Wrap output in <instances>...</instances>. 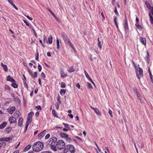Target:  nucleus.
<instances>
[{
	"label": "nucleus",
	"mask_w": 153,
	"mask_h": 153,
	"mask_svg": "<svg viewBox=\"0 0 153 153\" xmlns=\"http://www.w3.org/2000/svg\"><path fill=\"white\" fill-rule=\"evenodd\" d=\"M48 144L51 146V148L54 151L57 150L56 148L59 150H62L65 148V144L62 140L57 141V139L55 137H51L49 140Z\"/></svg>",
	"instance_id": "nucleus-1"
},
{
	"label": "nucleus",
	"mask_w": 153,
	"mask_h": 153,
	"mask_svg": "<svg viewBox=\"0 0 153 153\" xmlns=\"http://www.w3.org/2000/svg\"><path fill=\"white\" fill-rule=\"evenodd\" d=\"M43 144L41 142L38 141L34 143L33 146V150L36 152L40 151L43 148Z\"/></svg>",
	"instance_id": "nucleus-2"
},
{
	"label": "nucleus",
	"mask_w": 153,
	"mask_h": 153,
	"mask_svg": "<svg viewBox=\"0 0 153 153\" xmlns=\"http://www.w3.org/2000/svg\"><path fill=\"white\" fill-rule=\"evenodd\" d=\"M75 149L72 145H68L66 146L65 148L64 153H74Z\"/></svg>",
	"instance_id": "nucleus-3"
},
{
	"label": "nucleus",
	"mask_w": 153,
	"mask_h": 153,
	"mask_svg": "<svg viewBox=\"0 0 153 153\" xmlns=\"http://www.w3.org/2000/svg\"><path fill=\"white\" fill-rule=\"evenodd\" d=\"M126 17V15L125 17V20L124 21V27L126 33L128 32L129 30V27L128 25V22Z\"/></svg>",
	"instance_id": "nucleus-4"
},
{
	"label": "nucleus",
	"mask_w": 153,
	"mask_h": 153,
	"mask_svg": "<svg viewBox=\"0 0 153 153\" xmlns=\"http://www.w3.org/2000/svg\"><path fill=\"white\" fill-rule=\"evenodd\" d=\"M61 35L65 43H68V42H70V39L68 38V36L65 32H62Z\"/></svg>",
	"instance_id": "nucleus-5"
},
{
	"label": "nucleus",
	"mask_w": 153,
	"mask_h": 153,
	"mask_svg": "<svg viewBox=\"0 0 153 153\" xmlns=\"http://www.w3.org/2000/svg\"><path fill=\"white\" fill-rule=\"evenodd\" d=\"M15 109L16 108L14 107H10L7 108V111L10 114H12Z\"/></svg>",
	"instance_id": "nucleus-6"
},
{
	"label": "nucleus",
	"mask_w": 153,
	"mask_h": 153,
	"mask_svg": "<svg viewBox=\"0 0 153 153\" xmlns=\"http://www.w3.org/2000/svg\"><path fill=\"white\" fill-rule=\"evenodd\" d=\"M11 139V138L10 137H3L0 139V140L1 141L7 142L9 140H10Z\"/></svg>",
	"instance_id": "nucleus-7"
},
{
	"label": "nucleus",
	"mask_w": 153,
	"mask_h": 153,
	"mask_svg": "<svg viewBox=\"0 0 153 153\" xmlns=\"http://www.w3.org/2000/svg\"><path fill=\"white\" fill-rule=\"evenodd\" d=\"M7 81H11L12 82H15V80L12 78L10 77V75L7 76Z\"/></svg>",
	"instance_id": "nucleus-8"
},
{
	"label": "nucleus",
	"mask_w": 153,
	"mask_h": 153,
	"mask_svg": "<svg viewBox=\"0 0 153 153\" xmlns=\"http://www.w3.org/2000/svg\"><path fill=\"white\" fill-rule=\"evenodd\" d=\"M140 40L143 44L145 45H146V39L145 38L140 37Z\"/></svg>",
	"instance_id": "nucleus-9"
},
{
	"label": "nucleus",
	"mask_w": 153,
	"mask_h": 153,
	"mask_svg": "<svg viewBox=\"0 0 153 153\" xmlns=\"http://www.w3.org/2000/svg\"><path fill=\"white\" fill-rule=\"evenodd\" d=\"M7 123L6 122H4L0 125V129H3L6 126Z\"/></svg>",
	"instance_id": "nucleus-10"
},
{
	"label": "nucleus",
	"mask_w": 153,
	"mask_h": 153,
	"mask_svg": "<svg viewBox=\"0 0 153 153\" xmlns=\"http://www.w3.org/2000/svg\"><path fill=\"white\" fill-rule=\"evenodd\" d=\"M45 130L43 131L39 134L38 135L40 139L42 138L45 134Z\"/></svg>",
	"instance_id": "nucleus-11"
},
{
	"label": "nucleus",
	"mask_w": 153,
	"mask_h": 153,
	"mask_svg": "<svg viewBox=\"0 0 153 153\" xmlns=\"http://www.w3.org/2000/svg\"><path fill=\"white\" fill-rule=\"evenodd\" d=\"M145 3L148 9L150 10L152 9V8L153 7L151 6L150 4L148 1H146L145 2Z\"/></svg>",
	"instance_id": "nucleus-12"
},
{
	"label": "nucleus",
	"mask_w": 153,
	"mask_h": 153,
	"mask_svg": "<svg viewBox=\"0 0 153 153\" xmlns=\"http://www.w3.org/2000/svg\"><path fill=\"white\" fill-rule=\"evenodd\" d=\"M1 66L3 67L4 70L5 72H7L8 71L6 65H4L2 62H1Z\"/></svg>",
	"instance_id": "nucleus-13"
},
{
	"label": "nucleus",
	"mask_w": 153,
	"mask_h": 153,
	"mask_svg": "<svg viewBox=\"0 0 153 153\" xmlns=\"http://www.w3.org/2000/svg\"><path fill=\"white\" fill-rule=\"evenodd\" d=\"M23 119L22 117H20L19 120L18 125L19 126H21L23 122Z\"/></svg>",
	"instance_id": "nucleus-14"
},
{
	"label": "nucleus",
	"mask_w": 153,
	"mask_h": 153,
	"mask_svg": "<svg viewBox=\"0 0 153 153\" xmlns=\"http://www.w3.org/2000/svg\"><path fill=\"white\" fill-rule=\"evenodd\" d=\"M20 112L18 110L16 111L15 113L14 116L17 118L19 117L20 116Z\"/></svg>",
	"instance_id": "nucleus-15"
},
{
	"label": "nucleus",
	"mask_w": 153,
	"mask_h": 153,
	"mask_svg": "<svg viewBox=\"0 0 153 153\" xmlns=\"http://www.w3.org/2000/svg\"><path fill=\"white\" fill-rule=\"evenodd\" d=\"M135 26H136L137 28V29H138L140 30H142V26L140 25L139 24V23L138 24H135Z\"/></svg>",
	"instance_id": "nucleus-16"
},
{
	"label": "nucleus",
	"mask_w": 153,
	"mask_h": 153,
	"mask_svg": "<svg viewBox=\"0 0 153 153\" xmlns=\"http://www.w3.org/2000/svg\"><path fill=\"white\" fill-rule=\"evenodd\" d=\"M139 74L141 76H143V72L142 68H139Z\"/></svg>",
	"instance_id": "nucleus-17"
},
{
	"label": "nucleus",
	"mask_w": 153,
	"mask_h": 153,
	"mask_svg": "<svg viewBox=\"0 0 153 153\" xmlns=\"http://www.w3.org/2000/svg\"><path fill=\"white\" fill-rule=\"evenodd\" d=\"M149 16L150 20L151 22V24H153V18L152 17V15L151 13H149Z\"/></svg>",
	"instance_id": "nucleus-18"
},
{
	"label": "nucleus",
	"mask_w": 153,
	"mask_h": 153,
	"mask_svg": "<svg viewBox=\"0 0 153 153\" xmlns=\"http://www.w3.org/2000/svg\"><path fill=\"white\" fill-rule=\"evenodd\" d=\"M14 119L15 118H14L13 116L9 118V121L10 123V124H12L13 123Z\"/></svg>",
	"instance_id": "nucleus-19"
},
{
	"label": "nucleus",
	"mask_w": 153,
	"mask_h": 153,
	"mask_svg": "<svg viewBox=\"0 0 153 153\" xmlns=\"http://www.w3.org/2000/svg\"><path fill=\"white\" fill-rule=\"evenodd\" d=\"M32 117H28L26 123H28L29 124L32 121Z\"/></svg>",
	"instance_id": "nucleus-20"
},
{
	"label": "nucleus",
	"mask_w": 153,
	"mask_h": 153,
	"mask_svg": "<svg viewBox=\"0 0 153 153\" xmlns=\"http://www.w3.org/2000/svg\"><path fill=\"white\" fill-rule=\"evenodd\" d=\"M12 129V128L11 127H9L6 129L5 131L7 133L9 134L11 131Z\"/></svg>",
	"instance_id": "nucleus-21"
},
{
	"label": "nucleus",
	"mask_w": 153,
	"mask_h": 153,
	"mask_svg": "<svg viewBox=\"0 0 153 153\" xmlns=\"http://www.w3.org/2000/svg\"><path fill=\"white\" fill-rule=\"evenodd\" d=\"M60 135L61 137L65 138V139L68 136L67 134L62 132L60 133Z\"/></svg>",
	"instance_id": "nucleus-22"
},
{
	"label": "nucleus",
	"mask_w": 153,
	"mask_h": 153,
	"mask_svg": "<svg viewBox=\"0 0 153 153\" xmlns=\"http://www.w3.org/2000/svg\"><path fill=\"white\" fill-rule=\"evenodd\" d=\"M31 147V145H28L23 150V151L24 152H26L28 150H29Z\"/></svg>",
	"instance_id": "nucleus-23"
},
{
	"label": "nucleus",
	"mask_w": 153,
	"mask_h": 153,
	"mask_svg": "<svg viewBox=\"0 0 153 153\" xmlns=\"http://www.w3.org/2000/svg\"><path fill=\"white\" fill-rule=\"evenodd\" d=\"M117 18L116 16H114V22L115 23L117 28H118V26L117 23Z\"/></svg>",
	"instance_id": "nucleus-24"
},
{
	"label": "nucleus",
	"mask_w": 153,
	"mask_h": 153,
	"mask_svg": "<svg viewBox=\"0 0 153 153\" xmlns=\"http://www.w3.org/2000/svg\"><path fill=\"white\" fill-rule=\"evenodd\" d=\"M56 45L57 49H59V39L58 38H56Z\"/></svg>",
	"instance_id": "nucleus-25"
},
{
	"label": "nucleus",
	"mask_w": 153,
	"mask_h": 153,
	"mask_svg": "<svg viewBox=\"0 0 153 153\" xmlns=\"http://www.w3.org/2000/svg\"><path fill=\"white\" fill-rule=\"evenodd\" d=\"M61 74L62 77H65L67 76V75L65 74L63 71L62 70L61 71Z\"/></svg>",
	"instance_id": "nucleus-26"
},
{
	"label": "nucleus",
	"mask_w": 153,
	"mask_h": 153,
	"mask_svg": "<svg viewBox=\"0 0 153 153\" xmlns=\"http://www.w3.org/2000/svg\"><path fill=\"white\" fill-rule=\"evenodd\" d=\"M66 92V91L65 89H61L60 92V94L61 95H64Z\"/></svg>",
	"instance_id": "nucleus-27"
},
{
	"label": "nucleus",
	"mask_w": 153,
	"mask_h": 153,
	"mask_svg": "<svg viewBox=\"0 0 153 153\" xmlns=\"http://www.w3.org/2000/svg\"><path fill=\"white\" fill-rule=\"evenodd\" d=\"M5 90H8L9 91H10V88L9 86L7 85H5L4 86Z\"/></svg>",
	"instance_id": "nucleus-28"
},
{
	"label": "nucleus",
	"mask_w": 153,
	"mask_h": 153,
	"mask_svg": "<svg viewBox=\"0 0 153 153\" xmlns=\"http://www.w3.org/2000/svg\"><path fill=\"white\" fill-rule=\"evenodd\" d=\"M48 40L50 44H51L52 43V37L51 36L49 37Z\"/></svg>",
	"instance_id": "nucleus-29"
},
{
	"label": "nucleus",
	"mask_w": 153,
	"mask_h": 153,
	"mask_svg": "<svg viewBox=\"0 0 153 153\" xmlns=\"http://www.w3.org/2000/svg\"><path fill=\"white\" fill-rule=\"evenodd\" d=\"M11 85L14 88H17L18 85L16 83L13 82V83L11 84Z\"/></svg>",
	"instance_id": "nucleus-30"
},
{
	"label": "nucleus",
	"mask_w": 153,
	"mask_h": 153,
	"mask_svg": "<svg viewBox=\"0 0 153 153\" xmlns=\"http://www.w3.org/2000/svg\"><path fill=\"white\" fill-rule=\"evenodd\" d=\"M94 111L95 113L98 115H100V113L99 109L97 108H96V109H95V110H94Z\"/></svg>",
	"instance_id": "nucleus-31"
},
{
	"label": "nucleus",
	"mask_w": 153,
	"mask_h": 153,
	"mask_svg": "<svg viewBox=\"0 0 153 153\" xmlns=\"http://www.w3.org/2000/svg\"><path fill=\"white\" fill-rule=\"evenodd\" d=\"M68 71L70 73L72 72H73L74 71V68H73V67L72 66L68 70Z\"/></svg>",
	"instance_id": "nucleus-32"
},
{
	"label": "nucleus",
	"mask_w": 153,
	"mask_h": 153,
	"mask_svg": "<svg viewBox=\"0 0 153 153\" xmlns=\"http://www.w3.org/2000/svg\"><path fill=\"white\" fill-rule=\"evenodd\" d=\"M52 113L54 117H57V114H56V111L54 109L52 111Z\"/></svg>",
	"instance_id": "nucleus-33"
},
{
	"label": "nucleus",
	"mask_w": 153,
	"mask_h": 153,
	"mask_svg": "<svg viewBox=\"0 0 153 153\" xmlns=\"http://www.w3.org/2000/svg\"><path fill=\"white\" fill-rule=\"evenodd\" d=\"M33 76L34 78L36 77L37 76V73L36 72H35L32 76Z\"/></svg>",
	"instance_id": "nucleus-34"
},
{
	"label": "nucleus",
	"mask_w": 153,
	"mask_h": 153,
	"mask_svg": "<svg viewBox=\"0 0 153 153\" xmlns=\"http://www.w3.org/2000/svg\"><path fill=\"white\" fill-rule=\"evenodd\" d=\"M108 113H109V114L110 115V116L111 117H113V115H112V111L110 109H108Z\"/></svg>",
	"instance_id": "nucleus-35"
},
{
	"label": "nucleus",
	"mask_w": 153,
	"mask_h": 153,
	"mask_svg": "<svg viewBox=\"0 0 153 153\" xmlns=\"http://www.w3.org/2000/svg\"><path fill=\"white\" fill-rule=\"evenodd\" d=\"M85 75L86 77V78H87V79L89 80H91V77H90L89 76V75L87 73V74H85Z\"/></svg>",
	"instance_id": "nucleus-36"
},
{
	"label": "nucleus",
	"mask_w": 153,
	"mask_h": 153,
	"mask_svg": "<svg viewBox=\"0 0 153 153\" xmlns=\"http://www.w3.org/2000/svg\"><path fill=\"white\" fill-rule=\"evenodd\" d=\"M61 86L62 88H65V83L64 82H62L61 83Z\"/></svg>",
	"instance_id": "nucleus-37"
},
{
	"label": "nucleus",
	"mask_w": 153,
	"mask_h": 153,
	"mask_svg": "<svg viewBox=\"0 0 153 153\" xmlns=\"http://www.w3.org/2000/svg\"><path fill=\"white\" fill-rule=\"evenodd\" d=\"M68 142H71V139L70 138L68 137V136L65 139Z\"/></svg>",
	"instance_id": "nucleus-38"
},
{
	"label": "nucleus",
	"mask_w": 153,
	"mask_h": 153,
	"mask_svg": "<svg viewBox=\"0 0 153 153\" xmlns=\"http://www.w3.org/2000/svg\"><path fill=\"white\" fill-rule=\"evenodd\" d=\"M36 108V109L37 110H41L42 109L40 105H39L37 106H36L35 107Z\"/></svg>",
	"instance_id": "nucleus-39"
},
{
	"label": "nucleus",
	"mask_w": 153,
	"mask_h": 153,
	"mask_svg": "<svg viewBox=\"0 0 153 153\" xmlns=\"http://www.w3.org/2000/svg\"><path fill=\"white\" fill-rule=\"evenodd\" d=\"M61 103V102H60L59 103H57L56 104V108L57 109H58L59 108V106L60 103Z\"/></svg>",
	"instance_id": "nucleus-40"
},
{
	"label": "nucleus",
	"mask_w": 153,
	"mask_h": 153,
	"mask_svg": "<svg viewBox=\"0 0 153 153\" xmlns=\"http://www.w3.org/2000/svg\"><path fill=\"white\" fill-rule=\"evenodd\" d=\"M114 12L115 13V14L117 15H119V13L118 12L117 7H115V10H114Z\"/></svg>",
	"instance_id": "nucleus-41"
},
{
	"label": "nucleus",
	"mask_w": 153,
	"mask_h": 153,
	"mask_svg": "<svg viewBox=\"0 0 153 153\" xmlns=\"http://www.w3.org/2000/svg\"><path fill=\"white\" fill-rule=\"evenodd\" d=\"M47 38L45 36H43V41L45 43V42L46 41V42L47 43L48 42L47 41Z\"/></svg>",
	"instance_id": "nucleus-42"
},
{
	"label": "nucleus",
	"mask_w": 153,
	"mask_h": 153,
	"mask_svg": "<svg viewBox=\"0 0 153 153\" xmlns=\"http://www.w3.org/2000/svg\"><path fill=\"white\" fill-rule=\"evenodd\" d=\"M149 75H150V79H151V82H152V83H153V79H152V76L150 72V71H149Z\"/></svg>",
	"instance_id": "nucleus-43"
},
{
	"label": "nucleus",
	"mask_w": 153,
	"mask_h": 153,
	"mask_svg": "<svg viewBox=\"0 0 153 153\" xmlns=\"http://www.w3.org/2000/svg\"><path fill=\"white\" fill-rule=\"evenodd\" d=\"M30 28L32 29V30L33 31L35 36L36 37H37V34L36 33V32L35 31L33 27H30Z\"/></svg>",
	"instance_id": "nucleus-44"
},
{
	"label": "nucleus",
	"mask_w": 153,
	"mask_h": 153,
	"mask_svg": "<svg viewBox=\"0 0 153 153\" xmlns=\"http://www.w3.org/2000/svg\"><path fill=\"white\" fill-rule=\"evenodd\" d=\"M38 70L39 71V72L41 71V70H42V67L40 65H38Z\"/></svg>",
	"instance_id": "nucleus-45"
},
{
	"label": "nucleus",
	"mask_w": 153,
	"mask_h": 153,
	"mask_svg": "<svg viewBox=\"0 0 153 153\" xmlns=\"http://www.w3.org/2000/svg\"><path fill=\"white\" fill-rule=\"evenodd\" d=\"M41 76L43 78H45V75L43 72L42 73V74H41Z\"/></svg>",
	"instance_id": "nucleus-46"
},
{
	"label": "nucleus",
	"mask_w": 153,
	"mask_h": 153,
	"mask_svg": "<svg viewBox=\"0 0 153 153\" xmlns=\"http://www.w3.org/2000/svg\"><path fill=\"white\" fill-rule=\"evenodd\" d=\"M33 114V113L32 112H30L28 114V117H32L31 115L32 114Z\"/></svg>",
	"instance_id": "nucleus-47"
},
{
	"label": "nucleus",
	"mask_w": 153,
	"mask_h": 153,
	"mask_svg": "<svg viewBox=\"0 0 153 153\" xmlns=\"http://www.w3.org/2000/svg\"><path fill=\"white\" fill-rule=\"evenodd\" d=\"M23 21L27 26H29V23H28V22H27V21H26V20H23Z\"/></svg>",
	"instance_id": "nucleus-48"
},
{
	"label": "nucleus",
	"mask_w": 153,
	"mask_h": 153,
	"mask_svg": "<svg viewBox=\"0 0 153 153\" xmlns=\"http://www.w3.org/2000/svg\"><path fill=\"white\" fill-rule=\"evenodd\" d=\"M29 125V124H28V123H26V124L25 125V132L27 131Z\"/></svg>",
	"instance_id": "nucleus-49"
},
{
	"label": "nucleus",
	"mask_w": 153,
	"mask_h": 153,
	"mask_svg": "<svg viewBox=\"0 0 153 153\" xmlns=\"http://www.w3.org/2000/svg\"><path fill=\"white\" fill-rule=\"evenodd\" d=\"M98 46L100 48H101V42L99 41V38L98 39Z\"/></svg>",
	"instance_id": "nucleus-50"
},
{
	"label": "nucleus",
	"mask_w": 153,
	"mask_h": 153,
	"mask_svg": "<svg viewBox=\"0 0 153 153\" xmlns=\"http://www.w3.org/2000/svg\"><path fill=\"white\" fill-rule=\"evenodd\" d=\"M88 86L90 88H92V87L91 84L89 83H88Z\"/></svg>",
	"instance_id": "nucleus-51"
},
{
	"label": "nucleus",
	"mask_w": 153,
	"mask_h": 153,
	"mask_svg": "<svg viewBox=\"0 0 153 153\" xmlns=\"http://www.w3.org/2000/svg\"><path fill=\"white\" fill-rule=\"evenodd\" d=\"M0 143L1 144V147L2 146L4 147L6 145L5 143L4 142H0Z\"/></svg>",
	"instance_id": "nucleus-52"
},
{
	"label": "nucleus",
	"mask_w": 153,
	"mask_h": 153,
	"mask_svg": "<svg viewBox=\"0 0 153 153\" xmlns=\"http://www.w3.org/2000/svg\"><path fill=\"white\" fill-rule=\"evenodd\" d=\"M50 136V135L49 134H47L45 136V139H48Z\"/></svg>",
	"instance_id": "nucleus-53"
},
{
	"label": "nucleus",
	"mask_w": 153,
	"mask_h": 153,
	"mask_svg": "<svg viewBox=\"0 0 153 153\" xmlns=\"http://www.w3.org/2000/svg\"><path fill=\"white\" fill-rule=\"evenodd\" d=\"M25 16L29 19L30 20H33V18H32L30 17L29 16Z\"/></svg>",
	"instance_id": "nucleus-54"
},
{
	"label": "nucleus",
	"mask_w": 153,
	"mask_h": 153,
	"mask_svg": "<svg viewBox=\"0 0 153 153\" xmlns=\"http://www.w3.org/2000/svg\"><path fill=\"white\" fill-rule=\"evenodd\" d=\"M7 1L11 5L13 4L14 3L13 1L12 0H7Z\"/></svg>",
	"instance_id": "nucleus-55"
},
{
	"label": "nucleus",
	"mask_w": 153,
	"mask_h": 153,
	"mask_svg": "<svg viewBox=\"0 0 153 153\" xmlns=\"http://www.w3.org/2000/svg\"><path fill=\"white\" fill-rule=\"evenodd\" d=\"M136 24H138L139 22V19L137 17H136Z\"/></svg>",
	"instance_id": "nucleus-56"
},
{
	"label": "nucleus",
	"mask_w": 153,
	"mask_h": 153,
	"mask_svg": "<svg viewBox=\"0 0 153 153\" xmlns=\"http://www.w3.org/2000/svg\"><path fill=\"white\" fill-rule=\"evenodd\" d=\"M133 90H134V91L136 93L138 91L137 88H136V87H135L133 89Z\"/></svg>",
	"instance_id": "nucleus-57"
},
{
	"label": "nucleus",
	"mask_w": 153,
	"mask_h": 153,
	"mask_svg": "<svg viewBox=\"0 0 153 153\" xmlns=\"http://www.w3.org/2000/svg\"><path fill=\"white\" fill-rule=\"evenodd\" d=\"M13 7L16 10H18V8L14 4V3L12 5Z\"/></svg>",
	"instance_id": "nucleus-58"
},
{
	"label": "nucleus",
	"mask_w": 153,
	"mask_h": 153,
	"mask_svg": "<svg viewBox=\"0 0 153 153\" xmlns=\"http://www.w3.org/2000/svg\"><path fill=\"white\" fill-rule=\"evenodd\" d=\"M13 7L16 10H18V8L14 4V3L12 5Z\"/></svg>",
	"instance_id": "nucleus-59"
},
{
	"label": "nucleus",
	"mask_w": 153,
	"mask_h": 153,
	"mask_svg": "<svg viewBox=\"0 0 153 153\" xmlns=\"http://www.w3.org/2000/svg\"><path fill=\"white\" fill-rule=\"evenodd\" d=\"M68 116L71 118H73V116L72 114H68Z\"/></svg>",
	"instance_id": "nucleus-60"
},
{
	"label": "nucleus",
	"mask_w": 153,
	"mask_h": 153,
	"mask_svg": "<svg viewBox=\"0 0 153 153\" xmlns=\"http://www.w3.org/2000/svg\"><path fill=\"white\" fill-rule=\"evenodd\" d=\"M28 71L29 73L30 74V75L31 76H32V75L33 74L32 72L30 70H29Z\"/></svg>",
	"instance_id": "nucleus-61"
},
{
	"label": "nucleus",
	"mask_w": 153,
	"mask_h": 153,
	"mask_svg": "<svg viewBox=\"0 0 153 153\" xmlns=\"http://www.w3.org/2000/svg\"><path fill=\"white\" fill-rule=\"evenodd\" d=\"M28 71L29 73L30 74V75L31 76H32V75L33 74L32 72L30 70H29Z\"/></svg>",
	"instance_id": "nucleus-62"
},
{
	"label": "nucleus",
	"mask_w": 153,
	"mask_h": 153,
	"mask_svg": "<svg viewBox=\"0 0 153 153\" xmlns=\"http://www.w3.org/2000/svg\"><path fill=\"white\" fill-rule=\"evenodd\" d=\"M76 85V87L77 88H80V85H79V83L77 84Z\"/></svg>",
	"instance_id": "nucleus-63"
},
{
	"label": "nucleus",
	"mask_w": 153,
	"mask_h": 153,
	"mask_svg": "<svg viewBox=\"0 0 153 153\" xmlns=\"http://www.w3.org/2000/svg\"><path fill=\"white\" fill-rule=\"evenodd\" d=\"M150 10V11L151 12V13H152V15L153 16V7H152V9Z\"/></svg>",
	"instance_id": "nucleus-64"
}]
</instances>
